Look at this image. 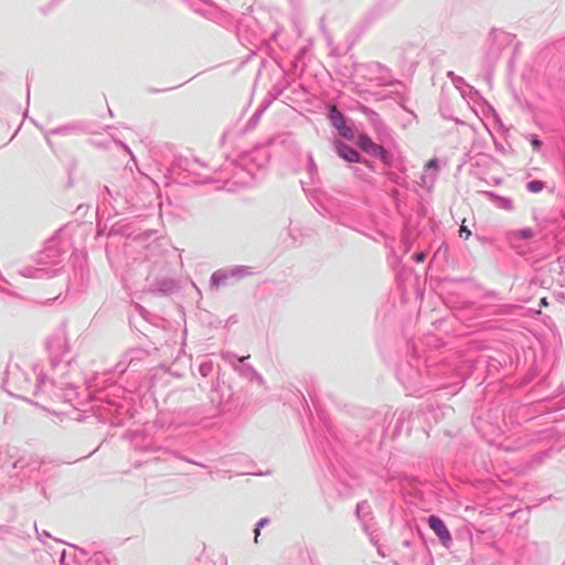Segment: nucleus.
Returning a JSON list of instances; mask_svg holds the SVG:
<instances>
[{
    "mask_svg": "<svg viewBox=\"0 0 565 565\" xmlns=\"http://www.w3.org/2000/svg\"><path fill=\"white\" fill-rule=\"evenodd\" d=\"M438 168V162H437V159H430L427 163H426V169H437Z\"/></svg>",
    "mask_w": 565,
    "mask_h": 565,
    "instance_id": "obj_8",
    "label": "nucleus"
},
{
    "mask_svg": "<svg viewBox=\"0 0 565 565\" xmlns=\"http://www.w3.org/2000/svg\"><path fill=\"white\" fill-rule=\"evenodd\" d=\"M531 145L533 147L534 150H539L542 146V142L537 139L536 136H532L531 137Z\"/></svg>",
    "mask_w": 565,
    "mask_h": 565,
    "instance_id": "obj_7",
    "label": "nucleus"
},
{
    "mask_svg": "<svg viewBox=\"0 0 565 565\" xmlns=\"http://www.w3.org/2000/svg\"><path fill=\"white\" fill-rule=\"evenodd\" d=\"M414 257L417 262H423L425 259V254L419 253V254H416Z\"/></svg>",
    "mask_w": 565,
    "mask_h": 565,
    "instance_id": "obj_9",
    "label": "nucleus"
},
{
    "mask_svg": "<svg viewBox=\"0 0 565 565\" xmlns=\"http://www.w3.org/2000/svg\"><path fill=\"white\" fill-rule=\"evenodd\" d=\"M259 534H260V531H259V527H257V529L255 530V542H256V543H257V541H258V536H259Z\"/></svg>",
    "mask_w": 565,
    "mask_h": 565,
    "instance_id": "obj_11",
    "label": "nucleus"
},
{
    "mask_svg": "<svg viewBox=\"0 0 565 565\" xmlns=\"http://www.w3.org/2000/svg\"><path fill=\"white\" fill-rule=\"evenodd\" d=\"M330 120L343 137H352L351 129L345 125L344 116L335 108V106L330 108Z\"/></svg>",
    "mask_w": 565,
    "mask_h": 565,
    "instance_id": "obj_2",
    "label": "nucleus"
},
{
    "mask_svg": "<svg viewBox=\"0 0 565 565\" xmlns=\"http://www.w3.org/2000/svg\"><path fill=\"white\" fill-rule=\"evenodd\" d=\"M531 235H532V234H531V231H530V230L522 231V236H523V237H526V238H527V237H531Z\"/></svg>",
    "mask_w": 565,
    "mask_h": 565,
    "instance_id": "obj_10",
    "label": "nucleus"
},
{
    "mask_svg": "<svg viewBox=\"0 0 565 565\" xmlns=\"http://www.w3.org/2000/svg\"><path fill=\"white\" fill-rule=\"evenodd\" d=\"M338 154L349 162H358L360 160L359 152L347 145H340L338 147Z\"/></svg>",
    "mask_w": 565,
    "mask_h": 565,
    "instance_id": "obj_4",
    "label": "nucleus"
},
{
    "mask_svg": "<svg viewBox=\"0 0 565 565\" xmlns=\"http://www.w3.org/2000/svg\"><path fill=\"white\" fill-rule=\"evenodd\" d=\"M527 189L532 192H540L543 189V183L541 181H531L527 183Z\"/></svg>",
    "mask_w": 565,
    "mask_h": 565,
    "instance_id": "obj_5",
    "label": "nucleus"
},
{
    "mask_svg": "<svg viewBox=\"0 0 565 565\" xmlns=\"http://www.w3.org/2000/svg\"><path fill=\"white\" fill-rule=\"evenodd\" d=\"M460 237H463L465 239H468L471 235V232L468 230V227L465 225V221L462 222L460 230H459Z\"/></svg>",
    "mask_w": 565,
    "mask_h": 565,
    "instance_id": "obj_6",
    "label": "nucleus"
},
{
    "mask_svg": "<svg viewBox=\"0 0 565 565\" xmlns=\"http://www.w3.org/2000/svg\"><path fill=\"white\" fill-rule=\"evenodd\" d=\"M266 523V520H262L259 523H258V526H264Z\"/></svg>",
    "mask_w": 565,
    "mask_h": 565,
    "instance_id": "obj_13",
    "label": "nucleus"
},
{
    "mask_svg": "<svg viewBox=\"0 0 565 565\" xmlns=\"http://www.w3.org/2000/svg\"><path fill=\"white\" fill-rule=\"evenodd\" d=\"M541 306H543V307L547 306V300L545 297L541 299Z\"/></svg>",
    "mask_w": 565,
    "mask_h": 565,
    "instance_id": "obj_12",
    "label": "nucleus"
},
{
    "mask_svg": "<svg viewBox=\"0 0 565 565\" xmlns=\"http://www.w3.org/2000/svg\"><path fill=\"white\" fill-rule=\"evenodd\" d=\"M428 524L430 529L436 533V535L441 541L443 545L448 547L451 543V534L448 531L444 521L435 515L429 516Z\"/></svg>",
    "mask_w": 565,
    "mask_h": 565,
    "instance_id": "obj_1",
    "label": "nucleus"
},
{
    "mask_svg": "<svg viewBox=\"0 0 565 565\" xmlns=\"http://www.w3.org/2000/svg\"><path fill=\"white\" fill-rule=\"evenodd\" d=\"M358 145L361 149H363L365 152L372 153V154H382L384 152V149L374 143L367 136L362 135L358 139Z\"/></svg>",
    "mask_w": 565,
    "mask_h": 565,
    "instance_id": "obj_3",
    "label": "nucleus"
}]
</instances>
